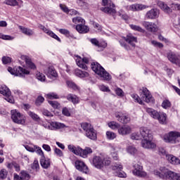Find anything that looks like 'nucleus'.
<instances>
[{"instance_id": "c03bdc74", "label": "nucleus", "mask_w": 180, "mask_h": 180, "mask_svg": "<svg viewBox=\"0 0 180 180\" xmlns=\"http://www.w3.org/2000/svg\"><path fill=\"white\" fill-rule=\"evenodd\" d=\"M126 9L127 11H131V12H139V10L137 8V4L127 6Z\"/></svg>"}, {"instance_id": "de8ad7c7", "label": "nucleus", "mask_w": 180, "mask_h": 180, "mask_svg": "<svg viewBox=\"0 0 180 180\" xmlns=\"http://www.w3.org/2000/svg\"><path fill=\"white\" fill-rule=\"evenodd\" d=\"M131 98L134 99L135 102H136L137 103H139V105H143V103H144V102H143V100H141L140 96H139V95L137 94H132Z\"/></svg>"}, {"instance_id": "a19ab883", "label": "nucleus", "mask_w": 180, "mask_h": 180, "mask_svg": "<svg viewBox=\"0 0 180 180\" xmlns=\"http://www.w3.org/2000/svg\"><path fill=\"white\" fill-rule=\"evenodd\" d=\"M4 4L10 6H19V3L16 0H6Z\"/></svg>"}, {"instance_id": "774afa93", "label": "nucleus", "mask_w": 180, "mask_h": 180, "mask_svg": "<svg viewBox=\"0 0 180 180\" xmlns=\"http://www.w3.org/2000/svg\"><path fill=\"white\" fill-rule=\"evenodd\" d=\"M171 8L174 11H180V4H172Z\"/></svg>"}, {"instance_id": "6e6552de", "label": "nucleus", "mask_w": 180, "mask_h": 180, "mask_svg": "<svg viewBox=\"0 0 180 180\" xmlns=\"http://www.w3.org/2000/svg\"><path fill=\"white\" fill-rule=\"evenodd\" d=\"M180 137V132L170 131L164 135L163 139L165 143H170V144H176L179 143L178 138Z\"/></svg>"}, {"instance_id": "7c9ffc66", "label": "nucleus", "mask_w": 180, "mask_h": 180, "mask_svg": "<svg viewBox=\"0 0 180 180\" xmlns=\"http://www.w3.org/2000/svg\"><path fill=\"white\" fill-rule=\"evenodd\" d=\"M75 75L76 77H79V78H86L89 77V73H88V72L82 71L79 69H76L75 70Z\"/></svg>"}, {"instance_id": "603ef678", "label": "nucleus", "mask_w": 180, "mask_h": 180, "mask_svg": "<svg viewBox=\"0 0 180 180\" xmlns=\"http://www.w3.org/2000/svg\"><path fill=\"white\" fill-rule=\"evenodd\" d=\"M48 103H49V105H51L53 109H57V108L60 106V103L56 101H49Z\"/></svg>"}, {"instance_id": "2eb2a0df", "label": "nucleus", "mask_w": 180, "mask_h": 180, "mask_svg": "<svg viewBox=\"0 0 180 180\" xmlns=\"http://www.w3.org/2000/svg\"><path fill=\"white\" fill-rule=\"evenodd\" d=\"M76 64L82 68V70H85V71L88 70V66L86 64H89V58L86 57H84L83 58L81 56H78L76 59Z\"/></svg>"}, {"instance_id": "e433bc0d", "label": "nucleus", "mask_w": 180, "mask_h": 180, "mask_svg": "<svg viewBox=\"0 0 180 180\" xmlns=\"http://www.w3.org/2000/svg\"><path fill=\"white\" fill-rule=\"evenodd\" d=\"M129 27L132 30H134L135 32H139V33H144V32H146L144 29L139 25L131 24L129 25Z\"/></svg>"}, {"instance_id": "423d86ee", "label": "nucleus", "mask_w": 180, "mask_h": 180, "mask_svg": "<svg viewBox=\"0 0 180 180\" xmlns=\"http://www.w3.org/2000/svg\"><path fill=\"white\" fill-rule=\"evenodd\" d=\"M110 162L109 159L103 158L98 155L94 156L92 159V164L97 169H102L104 166L108 167L110 165Z\"/></svg>"}, {"instance_id": "dca6fc26", "label": "nucleus", "mask_w": 180, "mask_h": 180, "mask_svg": "<svg viewBox=\"0 0 180 180\" xmlns=\"http://www.w3.org/2000/svg\"><path fill=\"white\" fill-rule=\"evenodd\" d=\"M75 168L77 171L80 172H83V174H88L89 172V169H88V166L85 165V162L81 160H76L75 162Z\"/></svg>"}, {"instance_id": "f257e3e1", "label": "nucleus", "mask_w": 180, "mask_h": 180, "mask_svg": "<svg viewBox=\"0 0 180 180\" xmlns=\"http://www.w3.org/2000/svg\"><path fill=\"white\" fill-rule=\"evenodd\" d=\"M140 133L141 137L143 139L141 141V146L143 148L153 150L157 147L155 143L153 142V139H154L153 131L146 127H142L140 129Z\"/></svg>"}, {"instance_id": "5fc2aeb1", "label": "nucleus", "mask_w": 180, "mask_h": 180, "mask_svg": "<svg viewBox=\"0 0 180 180\" xmlns=\"http://www.w3.org/2000/svg\"><path fill=\"white\" fill-rule=\"evenodd\" d=\"M119 43L121 46V47H124L125 50H130V46H129L127 44H126V41L124 40H120Z\"/></svg>"}, {"instance_id": "20e7f679", "label": "nucleus", "mask_w": 180, "mask_h": 180, "mask_svg": "<svg viewBox=\"0 0 180 180\" xmlns=\"http://www.w3.org/2000/svg\"><path fill=\"white\" fill-rule=\"evenodd\" d=\"M68 148L70 153H73V154H75V155H79L82 158H88V155L92 154V153H94L92 148L89 147H86L84 149H82L79 146L68 145Z\"/></svg>"}, {"instance_id": "864d4df0", "label": "nucleus", "mask_w": 180, "mask_h": 180, "mask_svg": "<svg viewBox=\"0 0 180 180\" xmlns=\"http://www.w3.org/2000/svg\"><path fill=\"white\" fill-rule=\"evenodd\" d=\"M151 44L155 47H158L159 49H162V47H164V44H162V43L158 42V41H157L155 40L151 41Z\"/></svg>"}, {"instance_id": "aec40b11", "label": "nucleus", "mask_w": 180, "mask_h": 180, "mask_svg": "<svg viewBox=\"0 0 180 180\" xmlns=\"http://www.w3.org/2000/svg\"><path fill=\"white\" fill-rule=\"evenodd\" d=\"M115 117L120 123H122L123 124H127L130 122V117L129 115H124L120 112H116Z\"/></svg>"}, {"instance_id": "5701e85b", "label": "nucleus", "mask_w": 180, "mask_h": 180, "mask_svg": "<svg viewBox=\"0 0 180 180\" xmlns=\"http://www.w3.org/2000/svg\"><path fill=\"white\" fill-rule=\"evenodd\" d=\"M85 136L87 139L93 140L94 141L98 139V134L94 127L85 132Z\"/></svg>"}, {"instance_id": "09e8293b", "label": "nucleus", "mask_w": 180, "mask_h": 180, "mask_svg": "<svg viewBox=\"0 0 180 180\" xmlns=\"http://www.w3.org/2000/svg\"><path fill=\"white\" fill-rule=\"evenodd\" d=\"M28 115H29V116L31 117V118H32L33 120H35L36 122H37V121H39V120H40V117H39V116L37 115V114H36V113H34V112H32V111H30V112H28Z\"/></svg>"}, {"instance_id": "4468645a", "label": "nucleus", "mask_w": 180, "mask_h": 180, "mask_svg": "<svg viewBox=\"0 0 180 180\" xmlns=\"http://www.w3.org/2000/svg\"><path fill=\"white\" fill-rule=\"evenodd\" d=\"M142 25L145 27V29H146L148 32H150L151 33H155L158 32V26L155 22L143 21L142 22Z\"/></svg>"}, {"instance_id": "f704fd0d", "label": "nucleus", "mask_w": 180, "mask_h": 180, "mask_svg": "<svg viewBox=\"0 0 180 180\" xmlns=\"http://www.w3.org/2000/svg\"><path fill=\"white\" fill-rule=\"evenodd\" d=\"M66 84L68 86V88H71V89H73V91H79L81 89L79 88V86H78V85H77V84H75L73 82L71 81H67Z\"/></svg>"}, {"instance_id": "58836bf2", "label": "nucleus", "mask_w": 180, "mask_h": 180, "mask_svg": "<svg viewBox=\"0 0 180 180\" xmlns=\"http://www.w3.org/2000/svg\"><path fill=\"white\" fill-rule=\"evenodd\" d=\"M105 136L108 140H115L117 136L115 132L110 131H107Z\"/></svg>"}, {"instance_id": "72a5a7b5", "label": "nucleus", "mask_w": 180, "mask_h": 180, "mask_svg": "<svg viewBox=\"0 0 180 180\" xmlns=\"http://www.w3.org/2000/svg\"><path fill=\"white\" fill-rule=\"evenodd\" d=\"M80 126H81L82 129L84 130V131H85V133H86V131H89L92 128H94L92 124H91L90 123H88V122H82L80 124Z\"/></svg>"}, {"instance_id": "0eeeda50", "label": "nucleus", "mask_w": 180, "mask_h": 180, "mask_svg": "<svg viewBox=\"0 0 180 180\" xmlns=\"http://www.w3.org/2000/svg\"><path fill=\"white\" fill-rule=\"evenodd\" d=\"M11 113V119L14 123L25 125L26 123V117L23 114H21L16 110H12Z\"/></svg>"}, {"instance_id": "f8f14e48", "label": "nucleus", "mask_w": 180, "mask_h": 180, "mask_svg": "<svg viewBox=\"0 0 180 180\" xmlns=\"http://www.w3.org/2000/svg\"><path fill=\"white\" fill-rule=\"evenodd\" d=\"M140 96L141 97V99L146 102V103H150V102H153V95H151V93L147 89V87H142V89H140Z\"/></svg>"}, {"instance_id": "13d9d810", "label": "nucleus", "mask_w": 180, "mask_h": 180, "mask_svg": "<svg viewBox=\"0 0 180 180\" xmlns=\"http://www.w3.org/2000/svg\"><path fill=\"white\" fill-rule=\"evenodd\" d=\"M62 113L64 116H67L68 117H70L71 116V113L70 112V110L67 107H65L62 110Z\"/></svg>"}, {"instance_id": "473e14b6", "label": "nucleus", "mask_w": 180, "mask_h": 180, "mask_svg": "<svg viewBox=\"0 0 180 180\" xmlns=\"http://www.w3.org/2000/svg\"><path fill=\"white\" fill-rule=\"evenodd\" d=\"M52 127L56 130H60V129H65L67 126L64 123L58 122H53L51 123Z\"/></svg>"}, {"instance_id": "393cba45", "label": "nucleus", "mask_w": 180, "mask_h": 180, "mask_svg": "<svg viewBox=\"0 0 180 180\" xmlns=\"http://www.w3.org/2000/svg\"><path fill=\"white\" fill-rule=\"evenodd\" d=\"M124 41H127V43H129L132 47H136V43H137V37L131 34H129L124 37Z\"/></svg>"}, {"instance_id": "7ed1b4c3", "label": "nucleus", "mask_w": 180, "mask_h": 180, "mask_svg": "<svg viewBox=\"0 0 180 180\" xmlns=\"http://www.w3.org/2000/svg\"><path fill=\"white\" fill-rule=\"evenodd\" d=\"M91 68L95 74L98 75V77L102 78L104 81H110V79H112L110 74H109L99 63L92 62L91 63Z\"/></svg>"}, {"instance_id": "bf43d9fd", "label": "nucleus", "mask_w": 180, "mask_h": 180, "mask_svg": "<svg viewBox=\"0 0 180 180\" xmlns=\"http://www.w3.org/2000/svg\"><path fill=\"white\" fill-rule=\"evenodd\" d=\"M49 36H50V37L55 39V40H57V41H58L59 43H61V39H60V37H58V36H57V34H56V33L53 32V31H51V32H50Z\"/></svg>"}, {"instance_id": "6e6d98bb", "label": "nucleus", "mask_w": 180, "mask_h": 180, "mask_svg": "<svg viewBox=\"0 0 180 180\" xmlns=\"http://www.w3.org/2000/svg\"><path fill=\"white\" fill-rule=\"evenodd\" d=\"M127 152L132 155H134L136 153H137V149H136L134 146H129L127 148Z\"/></svg>"}, {"instance_id": "0e129e2a", "label": "nucleus", "mask_w": 180, "mask_h": 180, "mask_svg": "<svg viewBox=\"0 0 180 180\" xmlns=\"http://www.w3.org/2000/svg\"><path fill=\"white\" fill-rule=\"evenodd\" d=\"M60 9L65 12V13H68V12H70V9L68 8V7H67V6H65V4H60Z\"/></svg>"}, {"instance_id": "ddd939ff", "label": "nucleus", "mask_w": 180, "mask_h": 180, "mask_svg": "<svg viewBox=\"0 0 180 180\" xmlns=\"http://www.w3.org/2000/svg\"><path fill=\"white\" fill-rule=\"evenodd\" d=\"M134 169L132 173L135 176H139V178H146L147 176V173L143 171V166L139 164H135L133 165Z\"/></svg>"}, {"instance_id": "3c124183", "label": "nucleus", "mask_w": 180, "mask_h": 180, "mask_svg": "<svg viewBox=\"0 0 180 180\" xmlns=\"http://www.w3.org/2000/svg\"><path fill=\"white\" fill-rule=\"evenodd\" d=\"M36 77L39 79V81H46V76L41 72H37L36 74Z\"/></svg>"}, {"instance_id": "c756f323", "label": "nucleus", "mask_w": 180, "mask_h": 180, "mask_svg": "<svg viewBox=\"0 0 180 180\" xmlns=\"http://www.w3.org/2000/svg\"><path fill=\"white\" fill-rule=\"evenodd\" d=\"M158 6L162 9V11H164V12H166V13H172V9L168 6L166 4H165L163 1H158Z\"/></svg>"}, {"instance_id": "1a4fd4ad", "label": "nucleus", "mask_w": 180, "mask_h": 180, "mask_svg": "<svg viewBox=\"0 0 180 180\" xmlns=\"http://www.w3.org/2000/svg\"><path fill=\"white\" fill-rule=\"evenodd\" d=\"M8 71L11 74V75H15V77H23L25 75H29L30 72L20 66L18 68H12V67L8 68Z\"/></svg>"}, {"instance_id": "cd10ccee", "label": "nucleus", "mask_w": 180, "mask_h": 180, "mask_svg": "<svg viewBox=\"0 0 180 180\" xmlns=\"http://www.w3.org/2000/svg\"><path fill=\"white\" fill-rule=\"evenodd\" d=\"M166 158L170 164H172V165H180L179 158H176V156H174V155H167Z\"/></svg>"}, {"instance_id": "4be33fe9", "label": "nucleus", "mask_w": 180, "mask_h": 180, "mask_svg": "<svg viewBox=\"0 0 180 180\" xmlns=\"http://www.w3.org/2000/svg\"><path fill=\"white\" fill-rule=\"evenodd\" d=\"M158 15H160V11L157 8H152L146 13V18L147 19L154 20L158 18Z\"/></svg>"}, {"instance_id": "680f3d73", "label": "nucleus", "mask_w": 180, "mask_h": 180, "mask_svg": "<svg viewBox=\"0 0 180 180\" xmlns=\"http://www.w3.org/2000/svg\"><path fill=\"white\" fill-rule=\"evenodd\" d=\"M138 12H140V11H144V9H147L148 8V6L144 5V4H136Z\"/></svg>"}, {"instance_id": "4d7b16f0", "label": "nucleus", "mask_w": 180, "mask_h": 180, "mask_svg": "<svg viewBox=\"0 0 180 180\" xmlns=\"http://www.w3.org/2000/svg\"><path fill=\"white\" fill-rule=\"evenodd\" d=\"M32 169H35V171H39L40 166L39 165V161L34 160L33 164L31 166Z\"/></svg>"}, {"instance_id": "e2e57ef3", "label": "nucleus", "mask_w": 180, "mask_h": 180, "mask_svg": "<svg viewBox=\"0 0 180 180\" xmlns=\"http://www.w3.org/2000/svg\"><path fill=\"white\" fill-rule=\"evenodd\" d=\"M93 26L94 29H97L98 32H102V25H99V23L96 22H93Z\"/></svg>"}, {"instance_id": "bb28decb", "label": "nucleus", "mask_w": 180, "mask_h": 180, "mask_svg": "<svg viewBox=\"0 0 180 180\" xmlns=\"http://www.w3.org/2000/svg\"><path fill=\"white\" fill-rule=\"evenodd\" d=\"M75 28L79 33L85 34L89 32V27L85 25V23L77 24Z\"/></svg>"}, {"instance_id": "2f4dec72", "label": "nucleus", "mask_w": 180, "mask_h": 180, "mask_svg": "<svg viewBox=\"0 0 180 180\" xmlns=\"http://www.w3.org/2000/svg\"><path fill=\"white\" fill-rule=\"evenodd\" d=\"M19 29L20 30H21L23 34H25V36H33V34H34V32L30 30V28L25 27L22 25H20Z\"/></svg>"}, {"instance_id": "a878e982", "label": "nucleus", "mask_w": 180, "mask_h": 180, "mask_svg": "<svg viewBox=\"0 0 180 180\" xmlns=\"http://www.w3.org/2000/svg\"><path fill=\"white\" fill-rule=\"evenodd\" d=\"M59 33H60V34H63L68 39H72V40H77V37H75V34L71 33L70 32V30H68L67 29H60Z\"/></svg>"}, {"instance_id": "f3484780", "label": "nucleus", "mask_w": 180, "mask_h": 180, "mask_svg": "<svg viewBox=\"0 0 180 180\" xmlns=\"http://www.w3.org/2000/svg\"><path fill=\"white\" fill-rule=\"evenodd\" d=\"M30 178V174L25 170H22L19 174H13V180H29Z\"/></svg>"}, {"instance_id": "69168bd1", "label": "nucleus", "mask_w": 180, "mask_h": 180, "mask_svg": "<svg viewBox=\"0 0 180 180\" xmlns=\"http://www.w3.org/2000/svg\"><path fill=\"white\" fill-rule=\"evenodd\" d=\"M54 153L56 154V155H58V157H63L64 155V154L63 153V151L58 148H56L54 149Z\"/></svg>"}, {"instance_id": "b1692460", "label": "nucleus", "mask_w": 180, "mask_h": 180, "mask_svg": "<svg viewBox=\"0 0 180 180\" xmlns=\"http://www.w3.org/2000/svg\"><path fill=\"white\" fill-rule=\"evenodd\" d=\"M131 133V128L127 125H124L118 128V134L121 136H127Z\"/></svg>"}, {"instance_id": "4c0bfd02", "label": "nucleus", "mask_w": 180, "mask_h": 180, "mask_svg": "<svg viewBox=\"0 0 180 180\" xmlns=\"http://www.w3.org/2000/svg\"><path fill=\"white\" fill-rule=\"evenodd\" d=\"M40 164L42 168L47 169V168L50 167V160L44 159V158L41 159Z\"/></svg>"}, {"instance_id": "6ab92c4d", "label": "nucleus", "mask_w": 180, "mask_h": 180, "mask_svg": "<svg viewBox=\"0 0 180 180\" xmlns=\"http://www.w3.org/2000/svg\"><path fill=\"white\" fill-rule=\"evenodd\" d=\"M44 72L46 75H47L48 78H57L58 77V73L53 66H50L44 70Z\"/></svg>"}, {"instance_id": "a18cd8bd", "label": "nucleus", "mask_w": 180, "mask_h": 180, "mask_svg": "<svg viewBox=\"0 0 180 180\" xmlns=\"http://www.w3.org/2000/svg\"><path fill=\"white\" fill-rule=\"evenodd\" d=\"M171 101H169V100L168 99L164 100L162 103V107L163 108V109H168L169 108H171Z\"/></svg>"}, {"instance_id": "49530a36", "label": "nucleus", "mask_w": 180, "mask_h": 180, "mask_svg": "<svg viewBox=\"0 0 180 180\" xmlns=\"http://www.w3.org/2000/svg\"><path fill=\"white\" fill-rule=\"evenodd\" d=\"M8 176V171L5 169H1L0 171V179L4 180L6 179Z\"/></svg>"}, {"instance_id": "ea45409f", "label": "nucleus", "mask_w": 180, "mask_h": 180, "mask_svg": "<svg viewBox=\"0 0 180 180\" xmlns=\"http://www.w3.org/2000/svg\"><path fill=\"white\" fill-rule=\"evenodd\" d=\"M72 22L75 23V25H81L85 23V20L81 17H75L72 18Z\"/></svg>"}, {"instance_id": "f03ea898", "label": "nucleus", "mask_w": 180, "mask_h": 180, "mask_svg": "<svg viewBox=\"0 0 180 180\" xmlns=\"http://www.w3.org/2000/svg\"><path fill=\"white\" fill-rule=\"evenodd\" d=\"M154 174L161 179L180 180V174L169 170L165 167H160V170H154Z\"/></svg>"}, {"instance_id": "9b49d317", "label": "nucleus", "mask_w": 180, "mask_h": 180, "mask_svg": "<svg viewBox=\"0 0 180 180\" xmlns=\"http://www.w3.org/2000/svg\"><path fill=\"white\" fill-rule=\"evenodd\" d=\"M103 5L107 7L101 8V11L104 12V13H108V15H115L116 13V10L115 9V5L112 4L110 0H103Z\"/></svg>"}, {"instance_id": "39448f33", "label": "nucleus", "mask_w": 180, "mask_h": 180, "mask_svg": "<svg viewBox=\"0 0 180 180\" xmlns=\"http://www.w3.org/2000/svg\"><path fill=\"white\" fill-rule=\"evenodd\" d=\"M146 112L151 116V117L158 120L160 124H167L168 123V117L166 113L158 112L153 108H147Z\"/></svg>"}, {"instance_id": "79ce46f5", "label": "nucleus", "mask_w": 180, "mask_h": 180, "mask_svg": "<svg viewBox=\"0 0 180 180\" xmlns=\"http://www.w3.org/2000/svg\"><path fill=\"white\" fill-rule=\"evenodd\" d=\"M44 102V97L43 96H38L35 100L34 104L36 106H41V103Z\"/></svg>"}, {"instance_id": "8fccbe9b", "label": "nucleus", "mask_w": 180, "mask_h": 180, "mask_svg": "<svg viewBox=\"0 0 180 180\" xmlns=\"http://www.w3.org/2000/svg\"><path fill=\"white\" fill-rule=\"evenodd\" d=\"M46 98L48 99H59L60 97L56 93H49L46 94Z\"/></svg>"}, {"instance_id": "c85d7f7f", "label": "nucleus", "mask_w": 180, "mask_h": 180, "mask_svg": "<svg viewBox=\"0 0 180 180\" xmlns=\"http://www.w3.org/2000/svg\"><path fill=\"white\" fill-rule=\"evenodd\" d=\"M66 99L69 102H72L73 105H78L79 103V97L77 96L75 94H69L66 96Z\"/></svg>"}, {"instance_id": "a211bd4d", "label": "nucleus", "mask_w": 180, "mask_h": 180, "mask_svg": "<svg viewBox=\"0 0 180 180\" xmlns=\"http://www.w3.org/2000/svg\"><path fill=\"white\" fill-rule=\"evenodd\" d=\"M112 168V171H116V176L119 178H126L127 176V174L124 172H122L123 169L122 165H113Z\"/></svg>"}, {"instance_id": "c9c22d12", "label": "nucleus", "mask_w": 180, "mask_h": 180, "mask_svg": "<svg viewBox=\"0 0 180 180\" xmlns=\"http://www.w3.org/2000/svg\"><path fill=\"white\" fill-rule=\"evenodd\" d=\"M108 126L112 130H117V129L119 130V127H120V124L115 121H111L108 123Z\"/></svg>"}, {"instance_id": "412c9836", "label": "nucleus", "mask_w": 180, "mask_h": 180, "mask_svg": "<svg viewBox=\"0 0 180 180\" xmlns=\"http://www.w3.org/2000/svg\"><path fill=\"white\" fill-rule=\"evenodd\" d=\"M21 59H22L25 62L26 65L28 67V68H30V70H37L36 65L33 61H32V58L29 57L28 56L22 55L21 56Z\"/></svg>"}, {"instance_id": "9d476101", "label": "nucleus", "mask_w": 180, "mask_h": 180, "mask_svg": "<svg viewBox=\"0 0 180 180\" xmlns=\"http://www.w3.org/2000/svg\"><path fill=\"white\" fill-rule=\"evenodd\" d=\"M0 94L5 96V99L9 103H15V99L12 96L11 89L5 84H0Z\"/></svg>"}, {"instance_id": "338daca9", "label": "nucleus", "mask_w": 180, "mask_h": 180, "mask_svg": "<svg viewBox=\"0 0 180 180\" xmlns=\"http://www.w3.org/2000/svg\"><path fill=\"white\" fill-rule=\"evenodd\" d=\"M44 116H46L47 117H53V114L51 112L49 111L48 110H44L42 111Z\"/></svg>"}, {"instance_id": "052dcab7", "label": "nucleus", "mask_w": 180, "mask_h": 180, "mask_svg": "<svg viewBox=\"0 0 180 180\" xmlns=\"http://www.w3.org/2000/svg\"><path fill=\"white\" fill-rule=\"evenodd\" d=\"M115 92L117 96H124V92H123V90L120 88H117L115 89Z\"/></svg>"}, {"instance_id": "37998d69", "label": "nucleus", "mask_w": 180, "mask_h": 180, "mask_svg": "<svg viewBox=\"0 0 180 180\" xmlns=\"http://www.w3.org/2000/svg\"><path fill=\"white\" fill-rule=\"evenodd\" d=\"M1 61L4 65H6L11 64V63H12V58H11L9 56H3L1 58Z\"/></svg>"}]
</instances>
